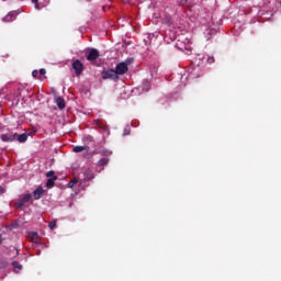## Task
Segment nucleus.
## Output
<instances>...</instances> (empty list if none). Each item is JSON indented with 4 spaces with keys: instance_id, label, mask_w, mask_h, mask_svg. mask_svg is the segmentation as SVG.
Here are the masks:
<instances>
[{
    "instance_id": "f257e3e1",
    "label": "nucleus",
    "mask_w": 281,
    "mask_h": 281,
    "mask_svg": "<svg viewBox=\"0 0 281 281\" xmlns=\"http://www.w3.org/2000/svg\"><path fill=\"white\" fill-rule=\"evenodd\" d=\"M101 78H103V80H119L120 76L113 68H109L108 70L101 72Z\"/></svg>"
},
{
    "instance_id": "f03ea898",
    "label": "nucleus",
    "mask_w": 281,
    "mask_h": 281,
    "mask_svg": "<svg viewBox=\"0 0 281 281\" xmlns=\"http://www.w3.org/2000/svg\"><path fill=\"white\" fill-rule=\"evenodd\" d=\"M114 72L120 77L128 72V64L126 61H121L116 65Z\"/></svg>"
},
{
    "instance_id": "7ed1b4c3",
    "label": "nucleus",
    "mask_w": 281,
    "mask_h": 281,
    "mask_svg": "<svg viewBox=\"0 0 281 281\" xmlns=\"http://www.w3.org/2000/svg\"><path fill=\"white\" fill-rule=\"evenodd\" d=\"M71 66H72V69L75 70V75H77V76L82 75L83 69H85V66H83L82 61H80L79 59H75L72 61Z\"/></svg>"
},
{
    "instance_id": "20e7f679",
    "label": "nucleus",
    "mask_w": 281,
    "mask_h": 281,
    "mask_svg": "<svg viewBox=\"0 0 281 281\" xmlns=\"http://www.w3.org/2000/svg\"><path fill=\"white\" fill-rule=\"evenodd\" d=\"M32 199L31 193H26L23 195V198L19 199L18 202H15L16 209L23 207L25 204H27Z\"/></svg>"
},
{
    "instance_id": "39448f33",
    "label": "nucleus",
    "mask_w": 281,
    "mask_h": 281,
    "mask_svg": "<svg viewBox=\"0 0 281 281\" xmlns=\"http://www.w3.org/2000/svg\"><path fill=\"white\" fill-rule=\"evenodd\" d=\"M0 139L3 143H13L16 139V133L1 134Z\"/></svg>"
},
{
    "instance_id": "423d86ee",
    "label": "nucleus",
    "mask_w": 281,
    "mask_h": 281,
    "mask_svg": "<svg viewBox=\"0 0 281 281\" xmlns=\"http://www.w3.org/2000/svg\"><path fill=\"white\" fill-rule=\"evenodd\" d=\"M99 58H100V52L97 50L95 48H91L90 52L88 53L87 60L95 61Z\"/></svg>"
},
{
    "instance_id": "0eeeda50",
    "label": "nucleus",
    "mask_w": 281,
    "mask_h": 281,
    "mask_svg": "<svg viewBox=\"0 0 281 281\" xmlns=\"http://www.w3.org/2000/svg\"><path fill=\"white\" fill-rule=\"evenodd\" d=\"M20 144H24L27 142L29 139V134L27 133H23V134H16V138H15Z\"/></svg>"
},
{
    "instance_id": "6e6552de",
    "label": "nucleus",
    "mask_w": 281,
    "mask_h": 281,
    "mask_svg": "<svg viewBox=\"0 0 281 281\" xmlns=\"http://www.w3.org/2000/svg\"><path fill=\"white\" fill-rule=\"evenodd\" d=\"M43 193H44L43 188H42V187H38V188H36L35 191L33 192V196H34L35 200H38V199L42 198Z\"/></svg>"
},
{
    "instance_id": "1a4fd4ad",
    "label": "nucleus",
    "mask_w": 281,
    "mask_h": 281,
    "mask_svg": "<svg viewBox=\"0 0 281 281\" xmlns=\"http://www.w3.org/2000/svg\"><path fill=\"white\" fill-rule=\"evenodd\" d=\"M56 105H57V108H59V110L65 109V108H66V101H65V99L57 98V99H56Z\"/></svg>"
},
{
    "instance_id": "9d476101",
    "label": "nucleus",
    "mask_w": 281,
    "mask_h": 281,
    "mask_svg": "<svg viewBox=\"0 0 281 281\" xmlns=\"http://www.w3.org/2000/svg\"><path fill=\"white\" fill-rule=\"evenodd\" d=\"M83 176H86L87 180H92L94 178L93 170L92 169H86L83 171Z\"/></svg>"
},
{
    "instance_id": "9b49d317",
    "label": "nucleus",
    "mask_w": 281,
    "mask_h": 281,
    "mask_svg": "<svg viewBox=\"0 0 281 281\" xmlns=\"http://www.w3.org/2000/svg\"><path fill=\"white\" fill-rule=\"evenodd\" d=\"M142 90L145 92H148L150 90V82L148 80L145 79L142 82Z\"/></svg>"
},
{
    "instance_id": "f8f14e48",
    "label": "nucleus",
    "mask_w": 281,
    "mask_h": 281,
    "mask_svg": "<svg viewBox=\"0 0 281 281\" xmlns=\"http://www.w3.org/2000/svg\"><path fill=\"white\" fill-rule=\"evenodd\" d=\"M15 18H16V13L15 12H10L5 15L4 21L5 22H12Z\"/></svg>"
},
{
    "instance_id": "ddd939ff",
    "label": "nucleus",
    "mask_w": 281,
    "mask_h": 281,
    "mask_svg": "<svg viewBox=\"0 0 281 281\" xmlns=\"http://www.w3.org/2000/svg\"><path fill=\"white\" fill-rule=\"evenodd\" d=\"M58 178L57 177H53V178H49L46 182V188L47 189H52L54 187V182L57 181Z\"/></svg>"
},
{
    "instance_id": "4468645a",
    "label": "nucleus",
    "mask_w": 281,
    "mask_h": 281,
    "mask_svg": "<svg viewBox=\"0 0 281 281\" xmlns=\"http://www.w3.org/2000/svg\"><path fill=\"white\" fill-rule=\"evenodd\" d=\"M110 164V159L109 158H101L98 162L99 167H105L106 165Z\"/></svg>"
},
{
    "instance_id": "2eb2a0df",
    "label": "nucleus",
    "mask_w": 281,
    "mask_h": 281,
    "mask_svg": "<svg viewBox=\"0 0 281 281\" xmlns=\"http://www.w3.org/2000/svg\"><path fill=\"white\" fill-rule=\"evenodd\" d=\"M14 271L19 273L23 269V266L16 261L13 262Z\"/></svg>"
},
{
    "instance_id": "dca6fc26",
    "label": "nucleus",
    "mask_w": 281,
    "mask_h": 281,
    "mask_svg": "<svg viewBox=\"0 0 281 281\" xmlns=\"http://www.w3.org/2000/svg\"><path fill=\"white\" fill-rule=\"evenodd\" d=\"M85 150H86V147H83V146H75L72 148L74 153H81V151H85Z\"/></svg>"
},
{
    "instance_id": "f3484780",
    "label": "nucleus",
    "mask_w": 281,
    "mask_h": 281,
    "mask_svg": "<svg viewBox=\"0 0 281 281\" xmlns=\"http://www.w3.org/2000/svg\"><path fill=\"white\" fill-rule=\"evenodd\" d=\"M56 226H57V222L56 221H52L50 223H48V228L52 229V231L55 229Z\"/></svg>"
},
{
    "instance_id": "a211bd4d",
    "label": "nucleus",
    "mask_w": 281,
    "mask_h": 281,
    "mask_svg": "<svg viewBox=\"0 0 281 281\" xmlns=\"http://www.w3.org/2000/svg\"><path fill=\"white\" fill-rule=\"evenodd\" d=\"M76 183H78V180L77 179H72V180H70L68 186H69V188H74Z\"/></svg>"
},
{
    "instance_id": "6ab92c4d",
    "label": "nucleus",
    "mask_w": 281,
    "mask_h": 281,
    "mask_svg": "<svg viewBox=\"0 0 281 281\" xmlns=\"http://www.w3.org/2000/svg\"><path fill=\"white\" fill-rule=\"evenodd\" d=\"M46 177L47 178H54V177H57V176H54V171L49 170V171L46 172Z\"/></svg>"
},
{
    "instance_id": "aec40b11",
    "label": "nucleus",
    "mask_w": 281,
    "mask_h": 281,
    "mask_svg": "<svg viewBox=\"0 0 281 281\" xmlns=\"http://www.w3.org/2000/svg\"><path fill=\"white\" fill-rule=\"evenodd\" d=\"M214 61H215V59H214L213 56H209V57H207V64H209V65L214 64Z\"/></svg>"
},
{
    "instance_id": "412c9836",
    "label": "nucleus",
    "mask_w": 281,
    "mask_h": 281,
    "mask_svg": "<svg viewBox=\"0 0 281 281\" xmlns=\"http://www.w3.org/2000/svg\"><path fill=\"white\" fill-rule=\"evenodd\" d=\"M38 74H41L42 76L46 75L47 71L44 68H41V70H38Z\"/></svg>"
},
{
    "instance_id": "4be33fe9",
    "label": "nucleus",
    "mask_w": 281,
    "mask_h": 281,
    "mask_svg": "<svg viewBox=\"0 0 281 281\" xmlns=\"http://www.w3.org/2000/svg\"><path fill=\"white\" fill-rule=\"evenodd\" d=\"M32 76H33L34 78H37V77H38V70H33Z\"/></svg>"
},
{
    "instance_id": "5701e85b",
    "label": "nucleus",
    "mask_w": 281,
    "mask_h": 281,
    "mask_svg": "<svg viewBox=\"0 0 281 281\" xmlns=\"http://www.w3.org/2000/svg\"><path fill=\"white\" fill-rule=\"evenodd\" d=\"M5 193V188L0 187V195Z\"/></svg>"
},
{
    "instance_id": "b1692460",
    "label": "nucleus",
    "mask_w": 281,
    "mask_h": 281,
    "mask_svg": "<svg viewBox=\"0 0 281 281\" xmlns=\"http://www.w3.org/2000/svg\"><path fill=\"white\" fill-rule=\"evenodd\" d=\"M7 267V262H1L0 263V269H3V268H5Z\"/></svg>"
},
{
    "instance_id": "393cba45",
    "label": "nucleus",
    "mask_w": 281,
    "mask_h": 281,
    "mask_svg": "<svg viewBox=\"0 0 281 281\" xmlns=\"http://www.w3.org/2000/svg\"><path fill=\"white\" fill-rule=\"evenodd\" d=\"M3 244V237H2V235H0V245H2Z\"/></svg>"
},
{
    "instance_id": "a878e982",
    "label": "nucleus",
    "mask_w": 281,
    "mask_h": 281,
    "mask_svg": "<svg viewBox=\"0 0 281 281\" xmlns=\"http://www.w3.org/2000/svg\"><path fill=\"white\" fill-rule=\"evenodd\" d=\"M33 1V3H35V4H37V2H38V0H32Z\"/></svg>"
},
{
    "instance_id": "bb28decb",
    "label": "nucleus",
    "mask_w": 281,
    "mask_h": 281,
    "mask_svg": "<svg viewBox=\"0 0 281 281\" xmlns=\"http://www.w3.org/2000/svg\"><path fill=\"white\" fill-rule=\"evenodd\" d=\"M34 237H38V234H37V233H34Z\"/></svg>"
}]
</instances>
